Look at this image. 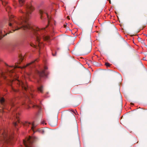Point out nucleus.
<instances>
[{"mask_svg":"<svg viewBox=\"0 0 147 147\" xmlns=\"http://www.w3.org/2000/svg\"><path fill=\"white\" fill-rule=\"evenodd\" d=\"M106 65L107 67H110L111 65Z\"/></svg>","mask_w":147,"mask_h":147,"instance_id":"nucleus-24","label":"nucleus"},{"mask_svg":"<svg viewBox=\"0 0 147 147\" xmlns=\"http://www.w3.org/2000/svg\"><path fill=\"white\" fill-rule=\"evenodd\" d=\"M34 9V8L32 5H27L25 11L22 10H20V12L23 13V15L18 18L14 17L13 15L9 13V26L12 27L13 32L22 29L32 32L36 38V45L31 44V46L35 48L40 49L44 44L40 42V39L42 38L43 40L49 41L50 38L47 36H45L44 34L46 32L45 28L40 29L36 27H33L30 25L28 20L31 17V12Z\"/></svg>","mask_w":147,"mask_h":147,"instance_id":"nucleus-1","label":"nucleus"},{"mask_svg":"<svg viewBox=\"0 0 147 147\" xmlns=\"http://www.w3.org/2000/svg\"><path fill=\"white\" fill-rule=\"evenodd\" d=\"M24 57V55L20 54L19 56V59L16 61L15 64H19L23 61Z\"/></svg>","mask_w":147,"mask_h":147,"instance_id":"nucleus-9","label":"nucleus"},{"mask_svg":"<svg viewBox=\"0 0 147 147\" xmlns=\"http://www.w3.org/2000/svg\"><path fill=\"white\" fill-rule=\"evenodd\" d=\"M2 147H5V146H3Z\"/></svg>","mask_w":147,"mask_h":147,"instance_id":"nucleus-27","label":"nucleus"},{"mask_svg":"<svg viewBox=\"0 0 147 147\" xmlns=\"http://www.w3.org/2000/svg\"><path fill=\"white\" fill-rule=\"evenodd\" d=\"M13 6L15 7V8H16V7H15L16 5V3L15 2V1L14 0H13Z\"/></svg>","mask_w":147,"mask_h":147,"instance_id":"nucleus-22","label":"nucleus"},{"mask_svg":"<svg viewBox=\"0 0 147 147\" xmlns=\"http://www.w3.org/2000/svg\"><path fill=\"white\" fill-rule=\"evenodd\" d=\"M11 9V7L8 5H7V7L6 8V11L9 13V11Z\"/></svg>","mask_w":147,"mask_h":147,"instance_id":"nucleus-17","label":"nucleus"},{"mask_svg":"<svg viewBox=\"0 0 147 147\" xmlns=\"http://www.w3.org/2000/svg\"><path fill=\"white\" fill-rule=\"evenodd\" d=\"M17 82L18 84L25 90L27 91L28 89V86L26 84H24L22 82L18 80H17Z\"/></svg>","mask_w":147,"mask_h":147,"instance_id":"nucleus-8","label":"nucleus"},{"mask_svg":"<svg viewBox=\"0 0 147 147\" xmlns=\"http://www.w3.org/2000/svg\"><path fill=\"white\" fill-rule=\"evenodd\" d=\"M24 103H23V104H22V105H24Z\"/></svg>","mask_w":147,"mask_h":147,"instance_id":"nucleus-28","label":"nucleus"},{"mask_svg":"<svg viewBox=\"0 0 147 147\" xmlns=\"http://www.w3.org/2000/svg\"><path fill=\"white\" fill-rule=\"evenodd\" d=\"M13 115H14L15 118L16 119L17 122L13 123L14 125L16 126L18 125V123H20L19 116L20 115V113L17 111H14L13 113Z\"/></svg>","mask_w":147,"mask_h":147,"instance_id":"nucleus-7","label":"nucleus"},{"mask_svg":"<svg viewBox=\"0 0 147 147\" xmlns=\"http://www.w3.org/2000/svg\"><path fill=\"white\" fill-rule=\"evenodd\" d=\"M36 131L42 134H43L45 132V131L42 128H39Z\"/></svg>","mask_w":147,"mask_h":147,"instance_id":"nucleus-13","label":"nucleus"},{"mask_svg":"<svg viewBox=\"0 0 147 147\" xmlns=\"http://www.w3.org/2000/svg\"><path fill=\"white\" fill-rule=\"evenodd\" d=\"M4 101H5V99L3 98H2L0 99V102L2 104H3L4 102Z\"/></svg>","mask_w":147,"mask_h":147,"instance_id":"nucleus-18","label":"nucleus"},{"mask_svg":"<svg viewBox=\"0 0 147 147\" xmlns=\"http://www.w3.org/2000/svg\"><path fill=\"white\" fill-rule=\"evenodd\" d=\"M25 0H19V3L20 6H22L24 3Z\"/></svg>","mask_w":147,"mask_h":147,"instance_id":"nucleus-15","label":"nucleus"},{"mask_svg":"<svg viewBox=\"0 0 147 147\" xmlns=\"http://www.w3.org/2000/svg\"><path fill=\"white\" fill-rule=\"evenodd\" d=\"M13 138V135L8 133L7 129L0 130V140L2 141V143L11 144Z\"/></svg>","mask_w":147,"mask_h":147,"instance_id":"nucleus-2","label":"nucleus"},{"mask_svg":"<svg viewBox=\"0 0 147 147\" xmlns=\"http://www.w3.org/2000/svg\"><path fill=\"white\" fill-rule=\"evenodd\" d=\"M1 75L2 77H3L4 78H6V77L5 76V75L3 73H2L1 74Z\"/></svg>","mask_w":147,"mask_h":147,"instance_id":"nucleus-20","label":"nucleus"},{"mask_svg":"<svg viewBox=\"0 0 147 147\" xmlns=\"http://www.w3.org/2000/svg\"><path fill=\"white\" fill-rule=\"evenodd\" d=\"M36 139L35 137L29 136L28 138L23 140V142L26 147H32V143L35 141Z\"/></svg>","mask_w":147,"mask_h":147,"instance_id":"nucleus-3","label":"nucleus"},{"mask_svg":"<svg viewBox=\"0 0 147 147\" xmlns=\"http://www.w3.org/2000/svg\"><path fill=\"white\" fill-rule=\"evenodd\" d=\"M38 61V59H37L35 60H33L30 63H27L26 64H31L32 63H36V62H37Z\"/></svg>","mask_w":147,"mask_h":147,"instance_id":"nucleus-14","label":"nucleus"},{"mask_svg":"<svg viewBox=\"0 0 147 147\" xmlns=\"http://www.w3.org/2000/svg\"><path fill=\"white\" fill-rule=\"evenodd\" d=\"M5 32L3 30H0V40L7 35V34H5Z\"/></svg>","mask_w":147,"mask_h":147,"instance_id":"nucleus-11","label":"nucleus"},{"mask_svg":"<svg viewBox=\"0 0 147 147\" xmlns=\"http://www.w3.org/2000/svg\"><path fill=\"white\" fill-rule=\"evenodd\" d=\"M41 123L42 124H46V123H45V121H44V120H42V121H41Z\"/></svg>","mask_w":147,"mask_h":147,"instance_id":"nucleus-21","label":"nucleus"},{"mask_svg":"<svg viewBox=\"0 0 147 147\" xmlns=\"http://www.w3.org/2000/svg\"><path fill=\"white\" fill-rule=\"evenodd\" d=\"M92 47L91 45L89 47H86L85 49V51L86 53H89L91 50Z\"/></svg>","mask_w":147,"mask_h":147,"instance_id":"nucleus-12","label":"nucleus"},{"mask_svg":"<svg viewBox=\"0 0 147 147\" xmlns=\"http://www.w3.org/2000/svg\"><path fill=\"white\" fill-rule=\"evenodd\" d=\"M35 106L38 107L37 105H34L32 102L30 101L29 102V104L27 105L26 108L28 109L31 107H34Z\"/></svg>","mask_w":147,"mask_h":147,"instance_id":"nucleus-10","label":"nucleus"},{"mask_svg":"<svg viewBox=\"0 0 147 147\" xmlns=\"http://www.w3.org/2000/svg\"><path fill=\"white\" fill-rule=\"evenodd\" d=\"M99 65L98 66H100V65Z\"/></svg>","mask_w":147,"mask_h":147,"instance_id":"nucleus-26","label":"nucleus"},{"mask_svg":"<svg viewBox=\"0 0 147 147\" xmlns=\"http://www.w3.org/2000/svg\"><path fill=\"white\" fill-rule=\"evenodd\" d=\"M1 0V1L2 2V4H3V5H4L5 4H7V1H5V0Z\"/></svg>","mask_w":147,"mask_h":147,"instance_id":"nucleus-19","label":"nucleus"},{"mask_svg":"<svg viewBox=\"0 0 147 147\" xmlns=\"http://www.w3.org/2000/svg\"><path fill=\"white\" fill-rule=\"evenodd\" d=\"M105 64L106 65V64H109V63H105Z\"/></svg>","mask_w":147,"mask_h":147,"instance_id":"nucleus-25","label":"nucleus"},{"mask_svg":"<svg viewBox=\"0 0 147 147\" xmlns=\"http://www.w3.org/2000/svg\"><path fill=\"white\" fill-rule=\"evenodd\" d=\"M39 12L41 19H42L43 18H47L48 20V24L49 25L50 24V21L49 20V18L46 10L45 9H41L40 10Z\"/></svg>","mask_w":147,"mask_h":147,"instance_id":"nucleus-4","label":"nucleus"},{"mask_svg":"<svg viewBox=\"0 0 147 147\" xmlns=\"http://www.w3.org/2000/svg\"><path fill=\"white\" fill-rule=\"evenodd\" d=\"M89 63L92 64V61H90Z\"/></svg>","mask_w":147,"mask_h":147,"instance_id":"nucleus-23","label":"nucleus"},{"mask_svg":"<svg viewBox=\"0 0 147 147\" xmlns=\"http://www.w3.org/2000/svg\"><path fill=\"white\" fill-rule=\"evenodd\" d=\"M38 90L40 92H42L43 91V87L42 86L39 87L38 88Z\"/></svg>","mask_w":147,"mask_h":147,"instance_id":"nucleus-16","label":"nucleus"},{"mask_svg":"<svg viewBox=\"0 0 147 147\" xmlns=\"http://www.w3.org/2000/svg\"><path fill=\"white\" fill-rule=\"evenodd\" d=\"M23 124L24 126L30 127L31 129L34 132V128L37 125V124L35 122H33L32 123H31L25 121L23 123Z\"/></svg>","mask_w":147,"mask_h":147,"instance_id":"nucleus-6","label":"nucleus"},{"mask_svg":"<svg viewBox=\"0 0 147 147\" xmlns=\"http://www.w3.org/2000/svg\"><path fill=\"white\" fill-rule=\"evenodd\" d=\"M47 66H45L44 68L40 71H38V75L40 77H46L48 74L47 71Z\"/></svg>","mask_w":147,"mask_h":147,"instance_id":"nucleus-5","label":"nucleus"}]
</instances>
